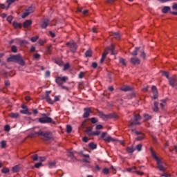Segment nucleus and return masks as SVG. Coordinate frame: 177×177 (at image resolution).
Instances as JSON below:
<instances>
[{"instance_id":"31","label":"nucleus","mask_w":177,"mask_h":177,"mask_svg":"<svg viewBox=\"0 0 177 177\" xmlns=\"http://www.w3.org/2000/svg\"><path fill=\"white\" fill-rule=\"evenodd\" d=\"M142 144H138L136 145L135 150H138V151H142Z\"/></svg>"},{"instance_id":"18","label":"nucleus","mask_w":177,"mask_h":177,"mask_svg":"<svg viewBox=\"0 0 177 177\" xmlns=\"http://www.w3.org/2000/svg\"><path fill=\"white\" fill-rule=\"evenodd\" d=\"M108 50H111V55H115V47L113 46V44H111V48L108 47Z\"/></svg>"},{"instance_id":"32","label":"nucleus","mask_w":177,"mask_h":177,"mask_svg":"<svg viewBox=\"0 0 177 177\" xmlns=\"http://www.w3.org/2000/svg\"><path fill=\"white\" fill-rule=\"evenodd\" d=\"M102 172L105 175H108V174H110V169H109V168H107V167H105L103 169Z\"/></svg>"},{"instance_id":"59","label":"nucleus","mask_w":177,"mask_h":177,"mask_svg":"<svg viewBox=\"0 0 177 177\" xmlns=\"http://www.w3.org/2000/svg\"><path fill=\"white\" fill-rule=\"evenodd\" d=\"M91 122L92 124H96V122H97V119H96V118H92Z\"/></svg>"},{"instance_id":"12","label":"nucleus","mask_w":177,"mask_h":177,"mask_svg":"<svg viewBox=\"0 0 177 177\" xmlns=\"http://www.w3.org/2000/svg\"><path fill=\"white\" fill-rule=\"evenodd\" d=\"M70 48H71V52H73V53H75V52L77 51V44L72 43L70 45Z\"/></svg>"},{"instance_id":"50","label":"nucleus","mask_w":177,"mask_h":177,"mask_svg":"<svg viewBox=\"0 0 177 177\" xmlns=\"http://www.w3.org/2000/svg\"><path fill=\"white\" fill-rule=\"evenodd\" d=\"M39 57H41V55H39V53H36L34 55V59L35 60H38V59H39Z\"/></svg>"},{"instance_id":"3","label":"nucleus","mask_w":177,"mask_h":177,"mask_svg":"<svg viewBox=\"0 0 177 177\" xmlns=\"http://www.w3.org/2000/svg\"><path fill=\"white\" fill-rule=\"evenodd\" d=\"M35 135H38V136H44L47 140H50L52 139V132L50 131H46L44 132L41 130H39V131L32 133H31V137L34 138Z\"/></svg>"},{"instance_id":"63","label":"nucleus","mask_w":177,"mask_h":177,"mask_svg":"<svg viewBox=\"0 0 177 177\" xmlns=\"http://www.w3.org/2000/svg\"><path fill=\"white\" fill-rule=\"evenodd\" d=\"M91 66H92L93 68H96L97 67V63L93 62Z\"/></svg>"},{"instance_id":"34","label":"nucleus","mask_w":177,"mask_h":177,"mask_svg":"<svg viewBox=\"0 0 177 177\" xmlns=\"http://www.w3.org/2000/svg\"><path fill=\"white\" fill-rule=\"evenodd\" d=\"M19 43H20V45H21L22 46H24L25 45L28 44V41L27 40H21Z\"/></svg>"},{"instance_id":"42","label":"nucleus","mask_w":177,"mask_h":177,"mask_svg":"<svg viewBox=\"0 0 177 177\" xmlns=\"http://www.w3.org/2000/svg\"><path fill=\"white\" fill-rule=\"evenodd\" d=\"M30 15V12L27 11V10H26V11L24 12L23 15H22V19H26V17H27V16H28Z\"/></svg>"},{"instance_id":"30","label":"nucleus","mask_w":177,"mask_h":177,"mask_svg":"<svg viewBox=\"0 0 177 177\" xmlns=\"http://www.w3.org/2000/svg\"><path fill=\"white\" fill-rule=\"evenodd\" d=\"M20 113L21 114H28V115H31V113L30 111H28V109H25V110H21Z\"/></svg>"},{"instance_id":"53","label":"nucleus","mask_w":177,"mask_h":177,"mask_svg":"<svg viewBox=\"0 0 177 177\" xmlns=\"http://www.w3.org/2000/svg\"><path fill=\"white\" fill-rule=\"evenodd\" d=\"M4 129L6 132H9V131H10V126H9L8 124H6L4 127Z\"/></svg>"},{"instance_id":"24","label":"nucleus","mask_w":177,"mask_h":177,"mask_svg":"<svg viewBox=\"0 0 177 177\" xmlns=\"http://www.w3.org/2000/svg\"><path fill=\"white\" fill-rule=\"evenodd\" d=\"M132 88L129 86H126L121 88V91H123V92H129V91H131Z\"/></svg>"},{"instance_id":"22","label":"nucleus","mask_w":177,"mask_h":177,"mask_svg":"<svg viewBox=\"0 0 177 177\" xmlns=\"http://www.w3.org/2000/svg\"><path fill=\"white\" fill-rule=\"evenodd\" d=\"M169 10H171V7L169 6H165L162 9V13H165V14H167L168 12H169Z\"/></svg>"},{"instance_id":"13","label":"nucleus","mask_w":177,"mask_h":177,"mask_svg":"<svg viewBox=\"0 0 177 177\" xmlns=\"http://www.w3.org/2000/svg\"><path fill=\"white\" fill-rule=\"evenodd\" d=\"M31 24H32V21H31V20H26L24 22V28H27L28 27H30V26H31Z\"/></svg>"},{"instance_id":"61","label":"nucleus","mask_w":177,"mask_h":177,"mask_svg":"<svg viewBox=\"0 0 177 177\" xmlns=\"http://www.w3.org/2000/svg\"><path fill=\"white\" fill-rule=\"evenodd\" d=\"M172 9L174 10H177V3H174L172 6Z\"/></svg>"},{"instance_id":"20","label":"nucleus","mask_w":177,"mask_h":177,"mask_svg":"<svg viewBox=\"0 0 177 177\" xmlns=\"http://www.w3.org/2000/svg\"><path fill=\"white\" fill-rule=\"evenodd\" d=\"M12 26L15 27V28H21V27H23V25H21V24L17 23L16 21H14L12 23Z\"/></svg>"},{"instance_id":"43","label":"nucleus","mask_w":177,"mask_h":177,"mask_svg":"<svg viewBox=\"0 0 177 177\" xmlns=\"http://www.w3.org/2000/svg\"><path fill=\"white\" fill-rule=\"evenodd\" d=\"M11 50L13 53H17V47L16 46H12Z\"/></svg>"},{"instance_id":"52","label":"nucleus","mask_w":177,"mask_h":177,"mask_svg":"<svg viewBox=\"0 0 177 177\" xmlns=\"http://www.w3.org/2000/svg\"><path fill=\"white\" fill-rule=\"evenodd\" d=\"M114 2H115V0H106V3L109 5H113Z\"/></svg>"},{"instance_id":"10","label":"nucleus","mask_w":177,"mask_h":177,"mask_svg":"<svg viewBox=\"0 0 177 177\" xmlns=\"http://www.w3.org/2000/svg\"><path fill=\"white\" fill-rule=\"evenodd\" d=\"M130 62L131 63V64H140V59H139V58L137 57H131L130 59Z\"/></svg>"},{"instance_id":"37","label":"nucleus","mask_w":177,"mask_h":177,"mask_svg":"<svg viewBox=\"0 0 177 177\" xmlns=\"http://www.w3.org/2000/svg\"><path fill=\"white\" fill-rule=\"evenodd\" d=\"M100 135V131H93L91 133V136H99Z\"/></svg>"},{"instance_id":"19","label":"nucleus","mask_w":177,"mask_h":177,"mask_svg":"<svg viewBox=\"0 0 177 177\" xmlns=\"http://www.w3.org/2000/svg\"><path fill=\"white\" fill-rule=\"evenodd\" d=\"M104 142H107V143H110V142H114L115 140L113 139L111 136H107L104 138Z\"/></svg>"},{"instance_id":"14","label":"nucleus","mask_w":177,"mask_h":177,"mask_svg":"<svg viewBox=\"0 0 177 177\" xmlns=\"http://www.w3.org/2000/svg\"><path fill=\"white\" fill-rule=\"evenodd\" d=\"M140 50V47H136L135 50L131 53V56H138V52Z\"/></svg>"},{"instance_id":"2","label":"nucleus","mask_w":177,"mask_h":177,"mask_svg":"<svg viewBox=\"0 0 177 177\" xmlns=\"http://www.w3.org/2000/svg\"><path fill=\"white\" fill-rule=\"evenodd\" d=\"M7 62L8 63L13 62V63H18V64H20V66H24L26 64V62L21 57V55L17 54L15 55H10V57L7 59Z\"/></svg>"},{"instance_id":"39","label":"nucleus","mask_w":177,"mask_h":177,"mask_svg":"<svg viewBox=\"0 0 177 177\" xmlns=\"http://www.w3.org/2000/svg\"><path fill=\"white\" fill-rule=\"evenodd\" d=\"M48 165H49L50 168H55V167H56V162L55 161L54 162H50L48 163Z\"/></svg>"},{"instance_id":"23","label":"nucleus","mask_w":177,"mask_h":177,"mask_svg":"<svg viewBox=\"0 0 177 177\" xmlns=\"http://www.w3.org/2000/svg\"><path fill=\"white\" fill-rule=\"evenodd\" d=\"M86 57H92V50L88 49L84 53Z\"/></svg>"},{"instance_id":"15","label":"nucleus","mask_w":177,"mask_h":177,"mask_svg":"<svg viewBox=\"0 0 177 177\" xmlns=\"http://www.w3.org/2000/svg\"><path fill=\"white\" fill-rule=\"evenodd\" d=\"M55 82L59 86H62V85H63V82L62 81V77H57L56 79H55Z\"/></svg>"},{"instance_id":"1","label":"nucleus","mask_w":177,"mask_h":177,"mask_svg":"<svg viewBox=\"0 0 177 177\" xmlns=\"http://www.w3.org/2000/svg\"><path fill=\"white\" fill-rule=\"evenodd\" d=\"M150 151L152 157L156 160V164H157V168L161 172H165V169H167L163 165H162V161L158 156H157V154H156V152L154 150H153V148H150Z\"/></svg>"},{"instance_id":"27","label":"nucleus","mask_w":177,"mask_h":177,"mask_svg":"<svg viewBox=\"0 0 177 177\" xmlns=\"http://www.w3.org/2000/svg\"><path fill=\"white\" fill-rule=\"evenodd\" d=\"M12 172H19L20 171V166L15 165L12 169Z\"/></svg>"},{"instance_id":"16","label":"nucleus","mask_w":177,"mask_h":177,"mask_svg":"<svg viewBox=\"0 0 177 177\" xmlns=\"http://www.w3.org/2000/svg\"><path fill=\"white\" fill-rule=\"evenodd\" d=\"M68 157L71 158L72 160H77V157H75V156H74V152H73L71 151H68Z\"/></svg>"},{"instance_id":"48","label":"nucleus","mask_w":177,"mask_h":177,"mask_svg":"<svg viewBox=\"0 0 177 177\" xmlns=\"http://www.w3.org/2000/svg\"><path fill=\"white\" fill-rule=\"evenodd\" d=\"M68 68H70V64L69 63H66L64 66V71H66V70H68Z\"/></svg>"},{"instance_id":"44","label":"nucleus","mask_w":177,"mask_h":177,"mask_svg":"<svg viewBox=\"0 0 177 177\" xmlns=\"http://www.w3.org/2000/svg\"><path fill=\"white\" fill-rule=\"evenodd\" d=\"M38 38H39L38 36H35L31 37L30 41L32 42H37V41H38Z\"/></svg>"},{"instance_id":"55","label":"nucleus","mask_w":177,"mask_h":177,"mask_svg":"<svg viewBox=\"0 0 177 177\" xmlns=\"http://www.w3.org/2000/svg\"><path fill=\"white\" fill-rule=\"evenodd\" d=\"M5 147H6V141L3 140L1 141V148L5 149Z\"/></svg>"},{"instance_id":"40","label":"nucleus","mask_w":177,"mask_h":177,"mask_svg":"<svg viewBox=\"0 0 177 177\" xmlns=\"http://www.w3.org/2000/svg\"><path fill=\"white\" fill-rule=\"evenodd\" d=\"M113 37H114L115 38V39H120V33H118V32H114L113 34Z\"/></svg>"},{"instance_id":"38","label":"nucleus","mask_w":177,"mask_h":177,"mask_svg":"<svg viewBox=\"0 0 177 177\" xmlns=\"http://www.w3.org/2000/svg\"><path fill=\"white\" fill-rule=\"evenodd\" d=\"M9 171H10L9 168H8V167H4L1 169L2 174H8V173H9Z\"/></svg>"},{"instance_id":"57","label":"nucleus","mask_w":177,"mask_h":177,"mask_svg":"<svg viewBox=\"0 0 177 177\" xmlns=\"http://www.w3.org/2000/svg\"><path fill=\"white\" fill-rule=\"evenodd\" d=\"M95 129L100 130V129H103V125L102 124H97L95 127Z\"/></svg>"},{"instance_id":"35","label":"nucleus","mask_w":177,"mask_h":177,"mask_svg":"<svg viewBox=\"0 0 177 177\" xmlns=\"http://www.w3.org/2000/svg\"><path fill=\"white\" fill-rule=\"evenodd\" d=\"M144 118H145V121H149V120H151V115H150L149 114H145Z\"/></svg>"},{"instance_id":"60","label":"nucleus","mask_w":177,"mask_h":177,"mask_svg":"<svg viewBox=\"0 0 177 177\" xmlns=\"http://www.w3.org/2000/svg\"><path fill=\"white\" fill-rule=\"evenodd\" d=\"M35 168H39V167H42L41 162H38L35 165Z\"/></svg>"},{"instance_id":"5","label":"nucleus","mask_w":177,"mask_h":177,"mask_svg":"<svg viewBox=\"0 0 177 177\" xmlns=\"http://www.w3.org/2000/svg\"><path fill=\"white\" fill-rule=\"evenodd\" d=\"M140 120H142V117L139 114L134 115V119H131L130 120V124L129 125V128H132L133 125H140Z\"/></svg>"},{"instance_id":"54","label":"nucleus","mask_w":177,"mask_h":177,"mask_svg":"<svg viewBox=\"0 0 177 177\" xmlns=\"http://www.w3.org/2000/svg\"><path fill=\"white\" fill-rule=\"evenodd\" d=\"M109 49L108 48H106L105 50H104V52L103 53V54H102V56H104V57H106V56H107L108 55H109Z\"/></svg>"},{"instance_id":"11","label":"nucleus","mask_w":177,"mask_h":177,"mask_svg":"<svg viewBox=\"0 0 177 177\" xmlns=\"http://www.w3.org/2000/svg\"><path fill=\"white\" fill-rule=\"evenodd\" d=\"M84 113L83 115L84 118H88L91 113V109L89 108H84Z\"/></svg>"},{"instance_id":"6","label":"nucleus","mask_w":177,"mask_h":177,"mask_svg":"<svg viewBox=\"0 0 177 177\" xmlns=\"http://www.w3.org/2000/svg\"><path fill=\"white\" fill-rule=\"evenodd\" d=\"M41 115L43 117L39 118V122H40V124H52V122H53V120L46 116V113H43Z\"/></svg>"},{"instance_id":"29","label":"nucleus","mask_w":177,"mask_h":177,"mask_svg":"<svg viewBox=\"0 0 177 177\" xmlns=\"http://www.w3.org/2000/svg\"><path fill=\"white\" fill-rule=\"evenodd\" d=\"M151 91L153 95L158 94V90H157V87L156 86H152Z\"/></svg>"},{"instance_id":"41","label":"nucleus","mask_w":177,"mask_h":177,"mask_svg":"<svg viewBox=\"0 0 177 177\" xmlns=\"http://www.w3.org/2000/svg\"><path fill=\"white\" fill-rule=\"evenodd\" d=\"M34 10V7H29L28 9H26V11H28L29 14L33 13Z\"/></svg>"},{"instance_id":"9","label":"nucleus","mask_w":177,"mask_h":177,"mask_svg":"<svg viewBox=\"0 0 177 177\" xmlns=\"http://www.w3.org/2000/svg\"><path fill=\"white\" fill-rule=\"evenodd\" d=\"M49 24V19H44L42 20V21L40 24V26L41 28H46Z\"/></svg>"},{"instance_id":"25","label":"nucleus","mask_w":177,"mask_h":177,"mask_svg":"<svg viewBox=\"0 0 177 177\" xmlns=\"http://www.w3.org/2000/svg\"><path fill=\"white\" fill-rule=\"evenodd\" d=\"M126 150H127V153L132 154V153H133V151H135V148H133V147H128Z\"/></svg>"},{"instance_id":"8","label":"nucleus","mask_w":177,"mask_h":177,"mask_svg":"<svg viewBox=\"0 0 177 177\" xmlns=\"http://www.w3.org/2000/svg\"><path fill=\"white\" fill-rule=\"evenodd\" d=\"M52 93L51 91H46V100L47 103H49V104H53V100H52V98H50V95Z\"/></svg>"},{"instance_id":"62","label":"nucleus","mask_w":177,"mask_h":177,"mask_svg":"<svg viewBox=\"0 0 177 177\" xmlns=\"http://www.w3.org/2000/svg\"><path fill=\"white\" fill-rule=\"evenodd\" d=\"M49 34L51 36V38H55V37H56V35L52 31H49Z\"/></svg>"},{"instance_id":"56","label":"nucleus","mask_w":177,"mask_h":177,"mask_svg":"<svg viewBox=\"0 0 177 177\" xmlns=\"http://www.w3.org/2000/svg\"><path fill=\"white\" fill-rule=\"evenodd\" d=\"M61 80L62 81V83L66 82V81H68V77L64 76V77H61Z\"/></svg>"},{"instance_id":"51","label":"nucleus","mask_w":177,"mask_h":177,"mask_svg":"<svg viewBox=\"0 0 177 177\" xmlns=\"http://www.w3.org/2000/svg\"><path fill=\"white\" fill-rule=\"evenodd\" d=\"M120 63L122 64L123 66H127V64L125 63V59L124 58L120 59Z\"/></svg>"},{"instance_id":"64","label":"nucleus","mask_w":177,"mask_h":177,"mask_svg":"<svg viewBox=\"0 0 177 177\" xmlns=\"http://www.w3.org/2000/svg\"><path fill=\"white\" fill-rule=\"evenodd\" d=\"M32 158H33V161H37L38 160V155L36 154V155L33 156Z\"/></svg>"},{"instance_id":"58","label":"nucleus","mask_w":177,"mask_h":177,"mask_svg":"<svg viewBox=\"0 0 177 177\" xmlns=\"http://www.w3.org/2000/svg\"><path fill=\"white\" fill-rule=\"evenodd\" d=\"M4 85H5V86H10V82H9V80H5Z\"/></svg>"},{"instance_id":"45","label":"nucleus","mask_w":177,"mask_h":177,"mask_svg":"<svg viewBox=\"0 0 177 177\" xmlns=\"http://www.w3.org/2000/svg\"><path fill=\"white\" fill-rule=\"evenodd\" d=\"M1 74L3 75L5 78H8V77H9V74L8 73V71H2Z\"/></svg>"},{"instance_id":"47","label":"nucleus","mask_w":177,"mask_h":177,"mask_svg":"<svg viewBox=\"0 0 177 177\" xmlns=\"http://www.w3.org/2000/svg\"><path fill=\"white\" fill-rule=\"evenodd\" d=\"M145 139V134H141V136H138L136 138V140H143Z\"/></svg>"},{"instance_id":"26","label":"nucleus","mask_w":177,"mask_h":177,"mask_svg":"<svg viewBox=\"0 0 177 177\" xmlns=\"http://www.w3.org/2000/svg\"><path fill=\"white\" fill-rule=\"evenodd\" d=\"M140 57H142L144 60H146V53H145V50H140Z\"/></svg>"},{"instance_id":"4","label":"nucleus","mask_w":177,"mask_h":177,"mask_svg":"<svg viewBox=\"0 0 177 177\" xmlns=\"http://www.w3.org/2000/svg\"><path fill=\"white\" fill-rule=\"evenodd\" d=\"M97 113L99 114L100 118H102V120H110L111 118H115V119L118 118V115H117V113H109L107 115L104 114L103 112L100 111H97Z\"/></svg>"},{"instance_id":"21","label":"nucleus","mask_w":177,"mask_h":177,"mask_svg":"<svg viewBox=\"0 0 177 177\" xmlns=\"http://www.w3.org/2000/svg\"><path fill=\"white\" fill-rule=\"evenodd\" d=\"M19 114L17 113H10L9 114V117H10L11 118H18L19 117Z\"/></svg>"},{"instance_id":"49","label":"nucleus","mask_w":177,"mask_h":177,"mask_svg":"<svg viewBox=\"0 0 177 177\" xmlns=\"http://www.w3.org/2000/svg\"><path fill=\"white\" fill-rule=\"evenodd\" d=\"M12 20H13V16L10 15L7 17V21H8V23H12Z\"/></svg>"},{"instance_id":"7","label":"nucleus","mask_w":177,"mask_h":177,"mask_svg":"<svg viewBox=\"0 0 177 177\" xmlns=\"http://www.w3.org/2000/svg\"><path fill=\"white\" fill-rule=\"evenodd\" d=\"M169 83L172 88L174 86H177V82H176V75H174L171 77L169 79Z\"/></svg>"},{"instance_id":"33","label":"nucleus","mask_w":177,"mask_h":177,"mask_svg":"<svg viewBox=\"0 0 177 177\" xmlns=\"http://www.w3.org/2000/svg\"><path fill=\"white\" fill-rule=\"evenodd\" d=\"M73 131V128L71 127V125H67L66 126V132L68 133H71V131Z\"/></svg>"},{"instance_id":"17","label":"nucleus","mask_w":177,"mask_h":177,"mask_svg":"<svg viewBox=\"0 0 177 177\" xmlns=\"http://www.w3.org/2000/svg\"><path fill=\"white\" fill-rule=\"evenodd\" d=\"M92 131H93V127H90L86 129V133H87V135L88 136H92Z\"/></svg>"},{"instance_id":"28","label":"nucleus","mask_w":177,"mask_h":177,"mask_svg":"<svg viewBox=\"0 0 177 177\" xmlns=\"http://www.w3.org/2000/svg\"><path fill=\"white\" fill-rule=\"evenodd\" d=\"M88 147H90L92 150H95V149H97V145L93 142H90Z\"/></svg>"},{"instance_id":"36","label":"nucleus","mask_w":177,"mask_h":177,"mask_svg":"<svg viewBox=\"0 0 177 177\" xmlns=\"http://www.w3.org/2000/svg\"><path fill=\"white\" fill-rule=\"evenodd\" d=\"M162 75L164 76V77H165L167 80H169V73H168V72H167V71H163L162 72Z\"/></svg>"},{"instance_id":"46","label":"nucleus","mask_w":177,"mask_h":177,"mask_svg":"<svg viewBox=\"0 0 177 177\" xmlns=\"http://www.w3.org/2000/svg\"><path fill=\"white\" fill-rule=\"evenodd\" d=\"M152 140L153 142V145H157V143H158V140L154 136H152Z\"/></svg>"}]
</instances>
